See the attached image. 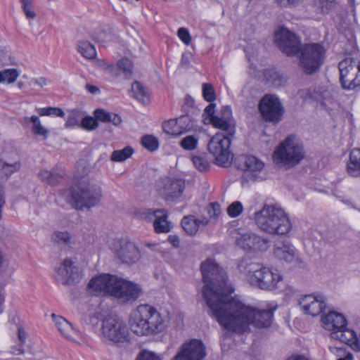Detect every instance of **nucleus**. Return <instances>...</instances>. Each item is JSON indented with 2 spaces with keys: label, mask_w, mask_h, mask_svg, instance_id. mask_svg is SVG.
<instances>
[{
  "label": "nucleus",
  "mask_w": 360,
  "mask_h": 360,
  "mask_svg": "<svg viewBox=\"0 0 360 360\" xmlns=\"http://www.w3.org/2000/svg\"><path fill=\"white\" fill-rule=\"evenodd\" d=\"M275 41L279 49L288 56L298 54L302 46L300 39L295 33L283 27L275 34Z\"/></svg>",
  "instance_id": "nucleus-15"
},
{
  "label": "nucleus",
  "mask_w": 360,
  "mask_h": 360,
  "mask_svg": "<svg viewBox=\"0 0 360 360\" xmlns=\"http://www.w3.org/2000/svg\"><path fill=\"white\" fill-rule=\"evenodd\" d=\"M129 324L134 333L143 336L163 332L167 327V321L154 307L141 304L131 314Z\"/></svg>",
  "instance_id": "nucleus-2"
},
{
  "label": "nucleus",
  "mask_w": 360,
  "mask_h": 360,
  "mask_svg": "<svg viewBox=\"0 0 360 360\" xmlns=\"http://www.w3.org/2000/svg\"><path fill=\"white\" fill-rule=\"evenodd\" d=\"M134 150L131 146H126L121 150H114L110 156V160L112 162H123L129 158Z\"/></svg>",
  "instance_id": "nucleus-34"
},
{
  "label": "nucleus",
  "mask_w": 360,
  "mask_h": 360,
  "mask_svg": "<svg viewBox=\"0 0 360 360\" xmlns=\"http://www.w3.org/2000/svg\"><path fill=\"white\" fill-rule=\"evenodd\" d=\"M49 116L55 115L56 117H63L65 112L62 108L58 107H49Z\"/></svg>",
  "instance_id": "nucleus-58"
},
{
  "label": "nucleus",
  "mask_w": 360,
  "mask_h": 360,
  "mask_svg": "<svg viewBox=\"0 0 360 360\" xmlns=\"http://www.w3.org/2000/svg\"><path fill=\"white\" fill-rule=\"evenodd\" d=\"M198 139L194 136H187L180 143L181 146L187 150H193L196 148Z\"/></svg>",
  "instance_id": "nucleus-45"
},
{
  "label": "nucleus",
  "mask_w": 360,
  "mask_h": 360,
  "mask_svg": "<svg viewBox=\"0 0 360 360\" xmlns=\"http://www.w3.org/2000/svg\"><path fill=\"white\" fill-rule=\"evenodd\" d=\"M101 331L103 338L115 345L127 343L130 340L126 323L116 315H108L102 320Z\"/></svg>",
  "instance_id": "nucleus-9"
},
{
  "label": "nucleus",
  "mask_w": 360,
  "mask_h": 360,
  "mask_svg": "<svg viewBox=\"0 0 360 360\" xmlns=\"http://www.w3.org/2000/svg\"><path fill=\"white\" fill-rule=\"evenodd\" d=\"M314 94H315L314 90H312L311 89H304L302 91V97L305 100H307V99L314 100L316 98Z\"/></svg>",
  "instance_id": "nucleus-59"
},
{
  "label": "nucleus",
  "mask_w": 360,
  "mask_h": 360,
  "mask_svg": "<svg viewBox=\"0 0 360 360\" xmlns=\"http://www.w3.org/2000/svg\"><path fill=\"white\" fill-rule=\"evenodd\" d=\"M321 321L325 328L334 331H338L347 326L346 318L340 313L330 311L321 318Z\"/></svg>",
  "instance_id": "nucleus-23"
},
{
  "label": "nucleus",
  "mask_w": 360,
  "mask_h": 360,
  "mask_svg": "<svg viewBox=\"0 0 360 360\" xmlns=\"http://www.w3.org/2000/svg\"><path fill=\"white\" fill-rule=\"evenodd\" d=\"M331 336L333 338L349 345L356 351L360 350V345L356 333L353 330L347 328V326L338 331L332 332Z\"/></svg>",
  "instance_id": "nucleus-24"
},
{
  "label": "nucleus",
  "mask_w": 360,
  "mask_h": 360,
  "mask_svg": "<svg viewBox=\"0 0 360 360\" xmlns=\"http://www.w3.org/2000/svg\"><path fill=\"white\" fill-rule=\"evenodd\" d=\"M19 76L18 71L15 68L6 69L2 71L4 82L13 83Z\"/></svg>",
  "instance_id": "nucleus-49"
},
{
  "label": "nucleus",
  "mask_w": 360,
  "mask_h": 360,
  "mask_svg": "<svg viewBox=\"0 0 360 360\" xmlns=\"http://www.w3.org/2000/svg\"><path fill=\"white\" fill-rule=\"evenodd\" d=\"M30 120L32 123V131L33 134L37 136H42L44 139H46L49 131L41 125L39 118L36 115H32Z\"/></svg>",
  "instance_id": "nucleus-37"
},
{
  "label": "nucleus",
  "mask_w": 360,
  "mask_h": 360,
  "mask_svg": "<svg viewBox=\"0 0 360 360\" xmlns=\"http://www.w3.org/2000/svg\"><path fill=\"white\" fill-rule=\"evenodd\" d=\"M22 8L27 18L34 19L36 13L33 10V0H20Z\"/></svg>",
  "instance_id": "nucleus-47"
},
{
  "label": "nucleus",
  "mask_w": 360,
  "mask_h": 360,
  "mask_svg": "<svg viewBox=\"0 0 360 360\" xmlns=\"http://www.w3.org/2000/svg\"><path fill=\"white\" fill-rule=\"evenodd\" d=\"M39 177L41 181L46 182L50 186H56L60 184L63 176L62 174L58 173L54 170H42L39 173Z\"/></svg>",
  "instance_id": "nucleus-30"
},
{
  "label": "nucleus",
  "mask_w": 360,
  "mask_h": 360,
  "mask_svg": "<svg viewBox=\"0 0 360 360\" xmlns=\"http://www.w3.org/2000/svg\"><path fill=\"white\" fill-rule=\"evenodd\" d=\"M116 257L126 264L136 263L141 257V253L136 245L127 238L115 240L111 247Z\"/></svg>",
  "instance_id": "nucleus-14"
},
{
  "label": "nucleus",
  "mask_w": 360,
  "mask_h": 360,
  "mask_svg": "<svg viewBox=\"0 0 360 360\" xmlns=\"http://www.w3.org/2000/svg\"><path fill=\"white\" fill-rule=\"evenodd\" d=\"M234 137L223 132L216 133L209 141L207 149L215 159L216 164L226 167L229 163L231 155L230 146Z\"/></svg>",
  "instance_id": "nucleus-11"
},
{
  "label": "nucleus",
  "mask_w": 360,
  "mask_h": 360,
  "mask_svg": "<svg viewBox=\"0 0 360 360\" xmlns=\"http://www.w3.org/2000/svg\"><path fill=\"white\" fill-rule=\"evenodd\" d=\"M141 144L150 152L156 150L159 147V141L153 135H145L141 138Z\"/></svg>",
  "instance_id": "nucleus-39"
},
{
  "label": "nucleus",
  "mask_w": 360,
  "mask_h": 360,
  "mask_svg": "<svg viewBox=\"0 0 360 360\" xmlns=\"http://www.w3.org/2000/svg\"><path fill=\"white\" fill-rule=\"evenodd\" d=\"M238 269L240 273L247 277L251 285L262 290H272L277 288L278 283L282 279L277 270L273 271L271 269L254 262L250 259H242L238 265Z\"/></svg>",
  "instance_id": "nucleus-4"
},
{
  "label": "nucleus",
  "mask_w": 360,
  "mask_h": 360,
  "mask_svg": "<svg viewBox=\"0 0 360 360\" xmlns=\"http://www.w3.org/2000/svg\"><path fill=\"white\" fill-rule=\"evenodd\" d=\"M274 253L278 259L292 262L295 257V248L288 242H277L274 244Z\"/></svg>",
  "instance_id": "nucleus-25"
},
{
  "label": "nucleus",
  "mask_w": 360,
  "mask_h": 360,
  "mask_svg": "<svg viewBox=\"0 0 360 360\" xmlns=\"http://www.w3.org/2000/svg\"><path fill=\"white\" fill-rule=\"evenodd\" d=\"M136 360H162V359L155 352L148 350H142L138 354Z\"/></svg>",
  "instance_id": "nucleus-53"
},
{
  "label": "nucleus",
  "mask_w": 360,
  "mask_h": 360,
  "mask_svg": "<svg viewBox=\"0 0 360 360\" xmlns=\"http://www.w3.org/2000/svg\"><path fill=\"white\" fill-rule=\"evenodd\" d=\"M110 121L109 123H112L115 126H119L122 123V118L118 114L110 113Z\"/></svg>",
  "instance_id": "nucleus-61"
},
{
  "label": "nucleus",
  "mask_w": 360,
  "mask_h": 360,
  "mask_svg": "<svg viewBox=\"0 0 360 360\" xmlns=\"http://www.w3.org/2000/svg\"><path fill=\"white\" fill-rule=\"evenodd\" d=\"M340 83L346 91H360V60L346 58L338 64Z\"/></svg>",
  "instance_id": "nucleus-10"
},
{
  "label": "nucleus",
  "mask_w": 360,
  "mask_h": 360,
  "mask_svg": "<svg viewBox=\"0 0 360 360\" xmlns=\"http://www.w3.org/2000/svg\"><path fill=\"white\" fill-rule=\"evenodd\" d=\"M67 201L77 210L97 206L102 198L101 187L88 179H82L67 191Z\"/></svg>",
  "instance_id": "nucleus-5"
},
{
  "label": "nucleus",
  "mask_w": 360,
  "mask_h": 360,
  "mask_svg": "<svg viewBox=\"0 0 360 360\" xmlns=\"http://www.w3.org/2000/svg\"><path fill=\"white\" fill-rule=\"evenodd\" d=\"M80 127L86 131H93L98 127V122L96 117L90 115L82 117Z\"/></svg>",
  "instance_id": "nucleus-40"
},
{
  "label": "nucleus",
  "mask_w": 360,
  "mask_h": 360,
  "mask_svg": "<svg viewBox=\"0 0 360 360\" xmlns=\"http://www.w3.org/2000/svg\"><path fill=\"white\" fill-rule=\"evenodd\" d=\"M167 240L174 248H178L180 245L179 238L176 235H169Z\"/></svg>",
  "instance_id": "nucleus-60"
},
{
  "label": "nucleus",
  "mask_w": 360,
  "mask_h": 360,
  "mask_svg": "<svg viewBox=\"0 0 360 360\" xmlns=\"http://www.w3.org/2000/svg\"><path fill=\"white\" fill-rule=\"evenodd\" d=\"M77 49L87 59H94L96 56V51L94 46L89 41H79Z\"/></svg>",
  "instance_id": "nucleus-35"
},
{
  "label": "nucleus",
  "mask_w": 360,
  "mask_h": 360,
  "mask_svg": "<svg viewBox=\"0 0 360 360\" xmlns=\"http://www.w3.org/2000/svg\"><path fill=\"white\" fill-rule=\"evenodd\" d=\"M194 99L189 95H187L185 97L184 104L182 105L183 111L187 113L189 111V108L194 105Z\"/></svg>",
  "instance_id": "nucleus-57"
},
{
  "label": "nucleus",
  "mask_w": 360,
  "mask_h": 360,
  "mask_svg": "<svg viewBox=\"0 0 360 360\" xmlns=\"http://www.w3.org/2000/svg\"><path fill=\"white\" fill-rule=\"evenodd\" d=\"M209 219L216 221L221 214V206L217 202H211L206 208Z\"/></svg>",
  "instance_id": "nucleus-46"
},
{
  "label": "nucleus",
  "mask_w": 360,
  "mask_h": 360,
  "mask_svg": "<svg viewBox=\"0 0 360 360\" xmlns=\"http://www.w3.org/2000/svg\"><path fill=\"white\" fill-rule=\"evenodd\" d=\"M176 120L182 134L190 131L193 127V124L188 115H181Z\"/></svg>",
  "instance_id": "nucleus-43"
},
{
  "label": "nucleus",
  "mask_w": 360,
  "mask_h": 360,
  "mask_svg": "<svg viewBox=\"0 0 360 360\" xmlns=\"http://www.w3.org/2000/svg\"><path fill=\"white\" fill-rule=\"evenodd\" d=\"M147 217H155L153 221V227L157 233H166L170 231V222L167 220L168 214L164 209L151 210L148 209L145 212Z\"/></svg>",
  "instance_id": "nucleus-22"
},
{
  "label": "nucleus",
  "mask_w": 360,
  "mask_h": 360,
  "mask_svg": "<svg viewBox=\"0 0 360 360\" xmlns=\"http://www.w3.org/2000/svg\"><path fill=\"white\" fill-rule=\"evenodd\" d=\"M299 305L305 314L313 316L320 314L326 307L323 296L314 295H306L302 297L299 300Z\"/></svg>",
  "instance_id": "nucleus-20"
},
{
  "label": "nucleus",
  "mask_w": 360,
  "mask_h": 360,
  "mask_svg": "<svg viewBox=\"0 0 360 360\" xmlns=\"http://www.w3.org/2000/svg\"><path fill=\"white\" fill-rule=\"evenodd\" d=\"M179 39L186 45L191 42V36L188 30L185 27H180L177 32Z\"/></svg>",
  "instance_id": "nucleus-55"
},
{
  "label": "nucleus",
  "mask_w": 360,
  "mask_h": 360,
  "mask_svg": "<svg viewBox=\"0 0 360 360\" xmlns=\"http://www.w3.org/2000/svg\"><path fill=\"white\" fill-rule=\"evenodd\" d=\"M20 168V163L19 162H15L13 163H8L4 162L1 165L2 172L8 177L14 172L18 171Z\"/></svg>",
  "instance_id": "nucleus-48"
},
{
  "label": "nucleus",
  "mask_w": 360,
  "mask_h": 360,
  "mask_svg": "<svg viewBox=\"0 0 360 360\" xmlns=\"http://www.w3.org/2000/svg\"><path fill=\"white\" fill-rule=\"evenodd\" d=\"M55 278L63 285H73L79 281L81 274L70 259H65L56 269Z\"/></svg>",
  "instance_id": "nucleus-16"
},
{
  "label": "nucleus",
  "mask_w": 360,
  "mask_h": 360,
  "mask_svg": "<svg viewBox=\"0 0 360 360\" xmlns=\"http://www.w3.org/2000/svg\"><path fill=\"white\" fill-rule=\"evenodd\" d=\"M296 56L301 72L312 75L318 72L325 63L326 50L321 43H307L301 46Z\"/></svg>",
  "instance_id": "nucleus-6"
},
{
  "label": "nucleus",
  "mask_w": 360,
  "mask_h": 360,
  "mask_svg": "<svg viewBox=\"0 0 360 360\" xmlns=\"http://www.w3.org/2000/svg\"><path fill=\"white\" fill-rule=\"evenodd\" d=\"M203 98L210 103H214L216 100V94L213 86L210 83L202 84Z\"/></svg>",
  "instance_id": "nucleus-41"
},
{
  "label": "nucleus",
  "mask_w": 360,
  "mask_h": 360,
  "mask_svg": "<svg viewBox=\"0 0 360 360\" xmlns=\"http://www.w3.org/2000/svg\"><path fill=\"white\" fill-rule=\"evenodd\" d=\"M94 116L97 120V122L99 121L103 123H109L110 121V112L102 109L97 108L94 111Z\"/></svg>",
  "instance_id": "nucleus-51"
},
{
  "label": "nucleus",
  "mask_w": 360,
  "mask_h": 360,
  "mask_svg": "<svg viewBox=\"0 0 360 360\" xmlns=\"http://www.w3.org/2000/svg\"><path fill=\"white\" fill-rule=\"evenodd\" d=\"M103 68L105 72L110 74L113 77H117L120 75L117 63L115 65L114 63H109L108 62H103Z\"/></svg>",
  "instance_id": "nucleus-54"
},
{
  "label": "nucleus",
  "mask_w": 360,
  "mask_h": 360,
  "mask_svg": "<svg viewBox=\"0 0 360 360\" xmlns=\"http://www.w3.org/2000/svg\"><path fill=\"white\" fill-rule=\"evenodd\" d=\"M83 112L79 109L71 110L65 123L66 129H74L80 127Z\"/></svg>",
  "instance_id": "nucleus-32"
},
{
  "label": "nucleus",
  "mask_w": 360,
  "mask_h": 360,
  "mask_svg": "<svg viewBox=\"0 0 360 360\" xmlns=\"http://www.w3.org/2000/svg\"><path fill=\"white\" fill-rule=\"evenodd\" d=\"M120 73L122 72L126 79H130L133 74V63L127 58H122L117 61Z\"/></svg>",
  "instance_id": "nucleus-38"
},
{
  "label": "nucleus",
  "mask_w": 360,
  "mask_h": 360,
  "mask_svg": "<svg viewBox=\"0 0 360 360\" xmlns=\"http://www.w3.org/2000/svg\"><path fill=\"white\" fill-rule=\"evenodd\" d=\"M52 240L58 244H68L70 242V236L67 231H58L53 235Z\"/></svg>",
  "instance_id": "nucleus-52"
},
{
  "label": "nucleus",
  "mask_w": 360,
  "mask_h": 360,
  "mask_svg": "<svg viewBox=\"0 0 360 360\" xmlns=\"http://www.w3.org/2000/svg\"><path fill=\"white\" fill-rule=\"evenodd\" d=\"M216 103H209L203 110L202 118L205 124H210L224 134L235 137L236 121L233 116L231 106L224 105L216 113Z\"/></svg>",
  "instance_id": "nucleus-7"
},
{
  "label": "nucleus",
  "mask_w": 360,
  "mask_h": 360,
  "mask_svg": "<svg viewBox=\"0 0 360 360\" xmlns=\"http://www.w3.org/2000/svg\"><path fill=\"white\" fill-rule=\"evenodd\" d=\"M31 83L40 87H43L47 84V79L45 77L34 78L31 80Z\"/></svg>",
  "instance_id": "nucleus-64"
},
{
  "label": "nucleus",
  "mask_w": 360,
  "mask_h": 360,
  "mask_svg": "<svg viewBox=\"0 0 360 360\" xmlns=\"http://www.w3.org/2000/svg\"><path fill=\"white\" fill-rule=\"evenodd\" d=\"M51 316L60 333L68 339L72 338L76 330L72 323L60 316H57L55 314H52Z\"/></svg>",
  "instance_id": "nucleus-27"
},
{
  "label": "nucleus",
  "mask_w": 360,
  "mask_h": 360,
  "mask_svg": "<svg viewBox=\"0 0 360 360\" xmlns=\"http://www.w3.org/2000/svg\"><path fill=\"white\" fill-rule=\"evenodd\" d=\"M192 161L200 172H206L210 168V162L205 156L195 155L192 158Z\"/></svg>",
  "instance_id": "nucleus-42"
},
{
  "label": "nucleus",
  "mask_w": 360,
  "mask_h": 360,
  "mask_svg": "<svg viewBox=\"0 0 360 360\" xmlns=\"http://www.w3.org/2000/svg\"><path fill=\"white\" fill-rule=\"evenodd\" d=\"M283 7H295L301 4L304 0H276Z\"/></svg>",
  "instance_id": "nucleus-56"
},
{
  "label": "nucleus",
  "mask_w": 360,
  "mask_h": 360,
  "mask_svg": "<svg viewBox=\"0 0 360 360\" xmlns=\"http://www.w3.org/2000/svg\"><path fill=\"white\" fill-rule=\"evenodd\" d=\"M255 221L264 232L272 235L285 236L292 229V224L285 211L275 205H264L255 213Z\"/></svg>",
  "instance_id": "nucleus-3"
},
{
  "label": "nucleus",
  "mask_w": 360,
  "mask_h": 360,
  "mask_svg": "<svg viewBox=\"0 0 360 360\" xmlns=\"http://www.w3.org/2000/svg\"><path fill=\"white\" fill-rule=\"evenodd\" d=\"M18 337L20 342V344L25 345V340L27 338V333L22 328H18Z\"/></svg>",
  "instance_id": "nucleus-62"
},
{
  "label": "nucleus",
  "mask_w": 360,
  "mask_h": 360,
  "mask_svg": "<svg viewBox=\"0 0 360 360\" xmlns=\"http://www.w3.org/2000/svg\"><path fill=\"white\" fill-rule=\"evenodd\" d=\"M11 352L14 355L23 354L25 352L24 345L22 344H19L18 346L12 347Z\"/></svg>",
  "instance_id": "nucleus-63"
},
{
  "label": "nucleus",
  "mask_w": 360,
  "mask_h": 360,
  "mask_svg": "<svg viewBox=\"0 0 360 360\" xmlns=\"http://www.w3.org/2000/svg\"><path fill=\"white\" fill-rule=\"evenodd\" d=\"M264 77L268 82H270L275 87L281 86L285 82L283 76L274 68L265 70Z\"/></svg>",
  "instance_id": "nucleus-31"
},
{
  "label": "nucleus",
  "mask_w": 360,
  "mask_h": 360,
  "mask_svg": "<svg viewBox=\"0 0 360 360\" xmlns=\"http://www.w3.org/2000/svg\"><path fill=\"white\" fill-rule=\"evenodd\" d=\"M262 119L266 122L278 124L284 114L283 106L277 96L266 94L262 98L258 106Z\"/></svg>",
  "instance_id": "nucleus-12"
},
{
  "label": "nucleus",
  "mask_w": 360,
  "mask_h": 360,
  "mask_svg": "<svg viewBox=\"0 0 360 360\" xmlns=\"http://www.w3.org/2000/svg\"><path fill=\"white\" fill-rule=\"evenodd\" d=\"M183 229L190 236L195 235L198 231V222L193 215L185 216L181 221Z\"/></svg>",
  "instance_id": "nucleus-33"
},
{
  "label": "nucleus",
  "mask_w": 360,
  "mask_h": 360,
  "mask_svg": "<svg viewBox=\"0 0 360 360\" xmlns=\"http://www.w3.org/2000/svg\"><path fill=\"white\" fill-rule=\"evenodd\" d=\"M142 292L140 286L133 282L117 277L112 296L122 304L135 302Z\"/></svg>",
  "instance_id": "nucleus-13"
},
{
  "label": "nucleus",
  "mask_w": 360,
  "mask_h": 360,
  "mask_svg": "<svg viewBox=\"0 0 360 360\" xmlns=\"http://www.w3.org/2000/svg\"><path fill=\"white\" fill-rule=\"evenodd\" d=\"M185 189V181L181 179L168 178L160 189V195L167 201H174L181 197Z\"/></svg>",
  "instance_id": "nucleus-19"
},
{
  "label": "nucleus",
  "mask_w": 360,
  "mask_h": 360,
  "mask_svg": "<svg viewBox=\"0 0 360 360\" xmlns=\"http://www.w3.org/2000/svg\"><path fill=\"white\" fill-rule=\"evenodd\" d=\"M163 131L167 134L172 136H179L182 134V131L179 129L176 119H171L162 123Z\"/></svg>",
  "instance_id": "nucleus-36"
},
{
  "label": "nucleus",
  "mask_w": 360,
  "mask_h": 360,
  "mask_svg": "<svg viewBox=\"0 0 360 360\" xmlns=\"http://www.w3.org/2000/svg\"><path fill=\"white\" fill-rule=\"evenodd\" d=\"M134 96L141 103L145 104L149 102V91L141 82H134L131 85Z\"/></svg>",
  "instance_id": "nucleus-29"
},
{
  "label": "nucleus",
  "mask_w": 360,
  "mask_h": 360,
  "mask_svg": "<svg viewBox=\"0 0 360 360\" xmlns=\"http://www.w3.org/2000/svg\"><path fill=\"white\" fill-rule=\"evenodd\" d=\"M347 172L353 177L360 175V148H355L351 150L347 163Z\"/></svg>",
  "instance_id": "nucleus-26"
},
{
  "label": "nucleus",
  "mask_w": 360,
  "mask_h": 360,
  "mask_svg": "<svg viewBox=\"0 0 360 360\" xmlns=\"http://www.w3.org/2000/svg\"><path fill=\"white\" fill-rule=\"evenodd\" d=\"M269 240L255 233H246L237 240L238 245L245 251H264L267 249Z\"/></svg>",
  "instance_id": "nucleus-21"
},
{
  "label": "nucleus",
  "mask_w": 360,
  "mask_h": 360,
  "mask_svg": "<svg viewBox=\"0 0 360 360\" xmlns=\"http://www.w3.org/2000/svg\"><path fill=\"white\" fill-rule=\"evenodd\" d=\"M304 157L303 145L295 135H289L274 153V159L276 163H281L288 167L299 164Z\"/></svg>",
  "instance_id": "nucleus-8"
},
{
  "label": "nucleus",
  "mask_w": 360,
  "mask_h": 360,
  "mask_svg": "<svg viewBox=\"0 0 360 360\" xmlns=\"http://www.w3.org/2000/svg\"><path fill=\"white\" fill-rule=\"evenodd\" d=\"M205 355V347L202 342L193 339L184 343L172 360H202Z\"/></svg>",
  "instance_id": "nucleus-18"
},
{
  "label": "nucleus",
  "mask_w": 360,
  "mask_h": 360,
  "mask_svg": "<svg viewBox=\"0 0 360 360\" xmlns=\"http://www.w3.org/2000/svg\"><path fill=\"white\" fill-rule=\"evenodd\" d=\"M117 277L109 274H100L90 280L88 288L95 295L112 296Z\"/></svg>",
  "instance_id": "nucleus-17"
},
{
  "label": "nucleus",
  "mask_w": 360,
  "mask_h": 360,
  "mask_svg": "<svg viewBox=\"0 0 360 360\" xmlns=\"http://www.w3.org/2000/svg\"><path fill=\"white\" fill-rule=\"evenodd\" d=\"M200 270L204 286L202 295L209 308V314L224 330L238 335L250 331V326L266 328L271 326L277 306L266 309L247 306L229 295L233 288L228 284L226 273L212 259L202 262Z\"/></svg>",
  "instance_id": "nucleus-1"
},
{
  "label": "nucleus",
  "mask_w": 360,
  "mask_h": 360,
  "mask_svg": "<svg viewBox=\"0 0 360 360\" xmlns=\"http://www.w3.org/2000/svg\"><path fill=\"white\" fill-rule=\"evenodd\" d=\"M315 4L323 14L328 13L335 6V0H315Z\"/></svg>",
  "instance_id": "nucleus-44"
},
{
  "label": "nucleus",
  "mask_w": 360,
  "mask_h": 360,
  "mask_svg": "<svg viewBox=\"0 0 360 360\" xmlns=\"http://www.w3.org/2000/svg\"><path fill=\"white\" fill-rule=\"evenodd\" d=\"M242 169L245 171L255 172H260L264 167V163L253 155H244L241 157Z\"/></svg>",
  "instance_id": "nucleus-28"
},
{
  "label": "nucleus",
  "mask_w": 360,
  "mask_h": 360,
  "mask_svg": "<svg viewBox=\"0 0 360 360\" xmlns=\"http://www.w3.org/2000/svg\"><path fill=\"white\" fill-rule=\"evenodd\" d=\"M243 205L239 201H235L227 207V214L231 217H237L243 212Z\"/></svg>",
  "instance_id": "nucleus-50"
}]
</instances>
